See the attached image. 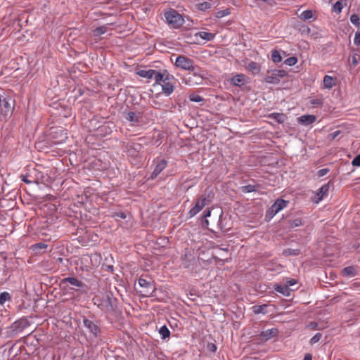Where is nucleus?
Masks as SVG:
<instances>
[{
    "mask_svg": "<svg viewBox=\"0 0 360 360\" xmlns=\"http://www.w3.org/2000/svg\"><path fill=\"white\" fill-rule=\"evenodd\" d=\"M82 323L89 334V341L92 342L101 338L102 331L97 321L84 316Z\"/></svg>",
    "mask_w": 360,
    "mask_h": 360,
    "instance_id": "1",
    "label": "nucleus"
},
{
    "mask_svg": "<svg viewBox=\"0 0 360 360\" xmlns=\"http://www.w3.org/2000/svg\"><path fill=\"white\" fill-rule=\"evenodd\" d=\"M167 22L174 29L179 28L184 23L183 16L174 9H169L165 13Z\"/></svg>",
    "mask_w": 360,
    "mask_h": 360,
    "instance_id": "2",
    "label": "nucleus"
},
{
    "mask_svg": "<svg viewBox=\"0 0 360 360\" xmlns=\"http://www.w3.org/2000/svg\"><path fill=\"white\" fill-rule=\"evenodd\" d=\"M288 201L283 199H277L266 211V217L271 219L277 213L287 207Z\"/></svg>",
    "mask_w": 360,
    "mask_h": 360,
    "instance_id": "3",
    "label": "nucleus"
},
{
    "mask_svg": "<svg viewBox=\"0 0 360 360\" xmlns=\"http://www.w3.org/2000/svg\"><path fill=\"white\" fill-rule=\"evenodd\" d=\"M175 66L178 68H180L184 70H188L191 71L193 70L194 67L195 66L194 65V62L192 59L184 56L180 55L176 58L175 60Z\"/></svg>",
    "mask_w": 360,
    "mask_h": 360,
    "instance_id": "4",
    "label": "nucleus"
},
{
    "mask_svg": "<svg viewBox=\"0 0 360 360\" xmlns=\"http://www.w3.org/2000/svg\"><path fill=\"white\" fill-rule=\"evenodd\" d=\"M286 75L287 72L283 70H273L269 72V75L265 77L264 81L266 83L276 84L280 82L281 79Z\"/></svg>",
    "mask_w": 360,
    "mask_h": 360,
    "instance_id": "5",
    "label": "nucleus"
},
{
    "mask_svg": "<svg viewBox=\"0 0 360 360\" xmlns=\"http://www.w3.org/2000/svg\"><path fill=\"white\" fill-rule=\"evenodd\" d=\"M207 204V199L205 196H202L198 199L195 203V205L190 210L189 215L191 217L195 216L199 213L205 206Z\"/></svg>",
    "mask_w": 360,
    "mask_h": 360,
    "instance_id": "6",
    "label": "nucleus"
},
{
    "mask_svg": "<svg viewBox=\"0 0 360 360\" xmlns=\"http://www.w3.org/2000/svg\"><path fill=\"white\" fill-rule=\"evenodd\" d=\"M174 77L173 76H170L167 73L166 75L165 79L162 82V92L167 96H169L174 91V84L171 82V80H174Z\"/></svg>",
    "mask_w": 360,
    "mask_h": 360,
    "instance_id": "7",
    "label": "nucleus"
},
{
    "mask_svg": "<svg viewBox=\"0 0 360 360\" xmlns=\"http://www.w3.org/2000/svg\"><path fill=\"white\" fill-rule=\"evenodd\" d=\"M191 72H193V77L198 82V85L202 84L203 80L207 78L206 71L198 66H195Z\"/></svg>",
    "mask_w": 360,
    "mask_h": 360,
    "instance_id": "8",
    "label": "nucleus"
},
{
    "mask_svg": "<svg viewBox=\"0 0 360 360\" xmlns=\"http://www.w3.org/2000/svg\"><path fill=\"white\" fill-rule=\"evenodd\" d=\"M155 163L156 165L151 174V179L156 178L167 165V162L165 160L158 158L155 160Z\"/></svg>",
    "mask_w": 360,
    "mask_h": 360,
    "instance_id": "9",
    "label": "nucleus"
},
{
    "mask_svg": "<svg viewBox=\"0 0 360 360\" xmlns=\"http://www.w3.org/2000/svg\"><path fill=\"white\" fill-rule=\"evenodd\" d=\"M141 147L139 143H129L125 146V150L129 156L136 157L139 155Z\"/></svg>",
    "mask_w": 360,
    "mask_h": 360,
    "instance_id": "10",
    "label": "nucleus"
},
{
    "mask_svg": "<svg viewBox=\"0 0 360 360\" xmlns=\"http://www.w3.org/2000/svg\"><path fill=\"white\" fill-rule=\"evenodd\" d=\"M230 82L236 86H241L247 83V77L243 74H238L230 79Z\"/></svg>",
    "mask_w": 360,
    "mask_h": 360,
    "instance_id": "11",
    "label": "nucleus"
},
{
    "mask_svg": "<svg viewBox=\"0 0 360 360\" xmlns=\"http://www.w3.org/2000/svg\"><path fill=\"white\" fill-rule=\"evenodd\" d=\"M316 120V117L314 115H304L297 117V122L299 124L308 126L313 124Z\"/></svg>",
    "mask_w": 360,
    "mask_h": 360,
    "instance_id": "12",
    "label": "nucleus"
},
{
    "mask_svg": "<svg viewBox=\"0 0 360 360\" xmlns=\"http://www.w3.org/2000/svg\"><path fill=\"white\" fill-rule=\"evenodd\" d=\"M330 189V183L326 184L323 185L316 193V197L317 198L316 202H319L323 198L328 195Z\"/></svg>",
    "mask_w": 360,
    "mask_h": 360,
    "instance_id": "13",
    "label": "nucleus"
},
{
    "mask_svg": "<svg viewBox=\"0 0 360 360\" xmlns=\"http://www.w3.org/2000/svg\"><path fill=\"white\" fill-rule=\"evenodd\" d=\"M141 118V112H128L125 115V119L131 122L133 125L137 124L140 122V120Z\"/></svg>",
    "mask_w": 360,
    "mask_h": 360,
    "instance_id": "14",
    "label": "nucleus"
},
{
    "mask_svg": "<svg viewBox=\"0 0 360 360\" xmlns=\"http://www.w3.org/2000/svg\"><path fill=\"white\" fill-rule=\"evenodd\" d=\"M278 330L276 328H271L264 330L261 333L260 336L263 340H268L276 335Z\"/></svg>",
    "mask_w": 360,
    "mask_h": 360,
    "instance_id": "15",
    "label": "nucleus"
},
{
    "mask_svg": "<svg viewBox=\"0 0 360 360\" xmlns=\"http://www.w3.org/2000/svg\"><path fill=\"white\" fill-rule=\"evenodd\" d=\"M27 326V321L25 319H19L13 323V328L15 331H22Z\"/></svg>",
    "mask_w": 360,
    "mask_h": 360,
    "instance_id": "16",
    "label": "nucleus"
},
{
    "mask_svg": "<svg viewBox=\"0 0 360 360\" xmlns=\"http://www.w3.org/2000/svg\"><path fill=\"white\" fill-rule=\"evenodd\" d=\"M62 283L64 284L70 283V285L78 288H82L84 286V283L75 277L65 278L62 280Z\"/></svg>",
    "mask_w": 360,
    "mask_h": 360,
    "instance_id": "17",
    "label": "nucleus"
},
{
    "mask_svg": "<svg viewBox=\"0 0 360 360\" xmlns=\"http://www.w3.org/2000/svg\"><path fill=\"white\" fill-rule=\"evenodd\" d=\"M323 84L325 89H330L335 86V78L329 75H325L323 79Z\"/></svg>",
    "mask_w": 360,
    "mask_h": 360,
    "instance_id": "18",
    "label": "nucleus"
},
{
    "mask_svg": "<svg viewBox=\"0 0 360 360\" xmlns=\"http://www.w3.org/2000/svg\"><path fill=\"white\" fill-rule=\"evenodd\" d=\"M137 75L143 78H146L148 79H153V74H154V70L152 69H143V70H139L137 71Z\"/></svg>",
    "mask_w": 360,
    "mask_h": 360,
    "instance_id": "19",
    "label": "nucleus"
},
{
    "mask_svg": "<svg viewBox=\"0 0 360 360\" xmlns=\"http://www.w3.org/2000/svg\"><path fill=\"white\" fill-rule=\"evenodd\" d=\"M195 37H199L202 39L205 40L207 41H212V40H213L214 39L215 34H213V33H211V32H197L195 34Z\"/></svg>",
    "mask_w": 360,
    "mask_h": 360,
    "instance_id": "20",
    "label": "nucleus"
},
{
    "mask_svg": "<svg viewBox=\"0 0 360 360\" xmlns=\"http://www.w3.org/2000/svg\"><path fill=\"white\" fill-rule=\"evenodd\" d=\"M275 290L285 295V296H290V289L289 288L288 285H276V287L275 288Z\"/></svg>",
    "mask_w": 360,
    "mask_h": 360,
    "instance_id": "21",
    "label": "nucleus"
},
{
    "mask_svg": "<svg viewBox=\"0 0 360 360\" xmlns=\"http://www.w3.org/2000/svg\"><path fill=\"white\" fill-rule=\"evenodd\" d=\"M342 274L345 276L354 277L356 274V270L352 266H347L342 269Z\"/></svg>",
    "mask_w": 360,
    "mask_h": 360,
    "instance_id": "22",
    "label": "nucleus"
},
{
    "mask_svg": "<svg viewBox=\"0 0 360 360\" xmlns=\"http://www.w3.org/2000/svg\"><path fill=\"white\" fill-rule=\"evenodd\" d=\"M268 117L275 120L278 123H283L285 119V115L278 112L271 113L268 115Z\"/></svg>",
    "mask_w": 360,
    "mask_h": 360,
    "instance_id": "23",
    "label": "nucleus"
},
{
    "mask_svg": "<svg viewBox=\"0 0 360 360\" xmlns=\"http://www.w3.org/2000/svg\"><path fill=\"white\" fill-rule=\"evenodd\" d=\"M153 75L152 79H154L156 84H160L161 82H162L166 77L165 73L156 71L155 70H154V74Z\"/></svg>",
    "mask_w": 360,
    "mask_h": 360,
    "instance_id": "24",
    "label": "nucleus"
},
{
    "mask_svg": "<svg viewBox=\"0 0 360 360\" xmlns=\"http://www.w3.org/2000/svg\"><path fill=\"white\" fill-rule=\"evenodd\" d=\"M212 6V4L211 1H204L202 3H200L197 5V8L198 10L201 11H206L209 9H210Z\"/></svg>",
    "mask_w": 360,
    "mask_h": 360,
    "instance_id": "25",
    "label": "nucleus"
},
{
    "mask_svg": "<svg viewBox=\"0 0 360 360\" xmlns=\"http://www.w3.org/2000/svg\"><path fill=\"white\" fill-rule=\"evenodd\" d=\"M108 31V26L103 25L98 27H96L93 30V35L94 37H100L101 35L105 34Z\"/></svg>",
    "mask_w": 360,
    "mask_h": 360,
    "instance_id": "26",
    "label": "nucleus"
},
{
    "mask_svg": "<svg viewBox=\"0 0 360 360\" xmlns=\"http://www.w3.org/2000/svg\"><path fill=\"white\" fill-rule=\"evenodd\" d=\"M159 333L162 340L169 338L170 336V331L165 325L160 327V328L159 329Z\"/></svg>",
    "mask_w": 360,
    "mask_h": 360,
    "instance_id": "27",
    "label": "nucleus"
},
{
    "mask_svg": "<svg viewBox=\"0 0 360 360\" xmlns=\"http://www.w3.org/2000/svg\"><path fill=\"white\" fill-rule=\"evenodd\" d=\"M271 59L274 63H278L282 61L283 58L280 52L274 49L271 51Z\"/></svg>",
    "mask_w": 360,
    "mask_h": 360,
    "instance_id": "28",
    "label": "nucleus"
},
{
    "mask_svg": "<svg viewBox=\"0 0 360 360\" xmlns=\"http://www.w3.org/2000/svg\"><path fill=\"white\" fill-rule=\"evenodd\" d=\"M183 82L188 86H195L198 85V82H195V79H194L193 77L188 75H186L185 77L183 78Z\"/></svg>",
    "mask_w": 360,
    "mask_h": 360,
    "instance_id": "29",
    "label": "nucleus"
},
{
    "mask_svg": "<svg viewBox=\"0 0 360 360\" xmlns=\"http://www.w3.org/2000/svg\"><path fill=\"white\" fill-rule=\"evenodd\" d=\"M266 305H255L252 307V311L255 314H265Z\"/></svg>",
    "mask_w": 360,
    "mask_h": 360,
    "instance_id": "30",
    "label": "nucleus"
},
{
    "mask_svg": "<svg viewBox=\"0 0 360 360\" xmlns=\"http://www.w3.org/2000/svg\"><path fill=\"white\" fill-rule=\"evenodd\" d=\"M299 17L303 20H309V19H311L313 17H314V14H313V12L311 10H306L304 11H303L300 15Z\"/></svg>",
    "mask_w": 360,
    "mask_h": 360,
    "instance_id": "31",
    "label": "nucleus"
},
{
    "mask_svg": "<svg viewBox=\"0 0 360 360\" xmlns=\"http://www.w3.org/2000/svg\"><path fill=\"white\" fill-rule=\"evenodd\" d=\"M247 68L253 73H258L260 70L259 65L253 61L248 63Z\"/></svg>",
    "mask_w": 360,
    "mask_h": 360,
    "instance_id": "32",
    "label": "nucleus"
},
{
    "mask_svg": "<svg viewBox=\"0 0 360 360\" xmlns=\"http://www.w3.org/2000/svg\"><path fill=\"white\" fill-rule=\"evenodd\" d=\"M283 254L285 256H295L300 254V250L288 248L284 250Z\"/></svg>",
    "mask_w": 360,
    "mask_h": 360,
    "instance_id": "33",
    "label": "nucleus"
},
{
    "mask_svg": "<svg viewBox=\"0 0 360 360\" xmlns=\"http://www.w3.org/2000/svg\"><path fill=\"white\" fill-rule=\"evenodd\" d=\"M11 297L8 292H2L0 294V304H4L6 301L11 300Z\"/></svg>",
    "mask_w": 360,
    "mask_h": 360,
    "instance_id": "34",
    "label": "nucleus"
},
{
    "mask_svg": "<svg viewBox=\"0 0 360 360\" xmlns=\"http://www.w3.org/2000/svg\"><path fill=\"white\" fill-rule=\"evenodd\" d=\"M343 8V4L342 1H336L333 6V11L335 12L336 13H340Z\"/></svg>",
    "mask_w": 360,
    "mask_h": 360,
    "instance_id": "35",
    "label": "nucleus"
},
{
    "mask_svg": "<svg viewBox=\"0 0 360 360\" xmlns=\"http://www.w3.org/2000/svg\"><path fill=\"white\" fill-rule=\"evenodd\" d=\"M231 13V11L229 8H226L224 10H220L216 13L215 16L217 18H221L223 17L227 16Z\"/></svg>",
    "mask_w": 360,
    "mask_h": 360,
    "instance_id": "36",
    "label": "nucleus"
},
{
    "mask_svg": "<svg viewBox=\"0 0 360 360\" xmlns=\"http://www.w3.org/2000/svg\"><path fill=\"white\" fill-rule=\"evenodd\" d=\"M350 21L354 26L357 27H360V18L358 15L352 14L350 16Z\"/></svg>",
    "mask_w": 360,
    "mask_h": 360,
    "instance_id": "37",
    "label": "nucleus"
},
{
    "mask_svg": "<svg viewBox=\"0 0 360 360\" xmlns=\"http://www.w3.org/2000/svg\"><path fill=\"white\" fill-rule=\"evenodd\" d=\"M323 103V99L322 97H317L315 98H312L310 101V103L313 107H317L321 105Z\"/></svg>",
    "mask_w": 360,
    "mask_h": 360,
    "instance_id": "38",
    "label": "nucleus"
},
{
    "mask_svg": "<svg viewBox=\"0 0 360 360\" xmlns=\"http://www.w3.org/2000/svg\"><path fill=\"white\" fill-rule=\"evenodd\" d=\"M297 61H298V60L296 57L292 56V57L286 58L284 60V63L288 66H293L297 63Z\"/></svg>",
    "mask_w": 360,
    "mask_h": 360,
    "instance_id": "39",
    "label": "nucleus"
},
{
    "mask_svg": "<svg viewBox=\"0 0 360 360\" xmlns=\"http://www.w3.org/2000/svg\"><path fill=\"white\" fill-rule=\"evenodd\" d=\"M290 228H295L300 226L302 224V220L300 219H295L293 220H290L288 221Z\"/></svg>",
    "mask_w": 360,
    "mask_h": 360,
    "instance_id": "40",
    "label": "nucleus"
},
{
    "mask_svg": "<svg viewBox=\"0 0 360 360\" xmlns=\"http://www.w3.org/2000/svg\"><path fill=\"white\" fill-rule=\"evenodd\" d=\"M138 283L139 285L142 288H148L151 287V283L142 278L139 279Z\"/></svg>",
    "mask_w": 360,
    "mask_h": 360,
    "instance_id": "41",
    "label": "nucleus"
},
{
    "mask_svg": "<svg viewBox=\"0 0 360 360\" xmlns=\"http://www.w3.org/2000/svg\"><path fill=\"white\" fill-rule=\"evenodd\" d=\"M189 99L191 101L195 103H200L203 101V98L200 95L194 94L189 96Z\"/></svg>",
    "mask_w": 360,
    "mask_h": 360,
    "instance_id": "42",
    "label": "nucleus"
},
{
    "mask_svg": "<svg viewBox=\"0 0 360 360\" xmlns=\"http://www.w3.org/2000/svg\"><path fill=\"white\" fill-rule=\"evenodd\" d=\"M351 62L354 66H356L360 63V55L358 53H354L351 56Z\"/></svg>",
    "mask_w": 360,
    "mask_h": 360,
    "instance_id": "43",
    "label": "nucleus"
},
{
    "mask_svg": "<svg viewBox=\"0 0 360 360\" xmlns=\"http://www.w3.org/2000/svg\"><path fill=\"white\" fill-rule=\"evenodd\" d=\"M256 186L254 185H247L242 187V191L244 193H252L256 191Z\"/></svg>",
    "mask_w": 360,
    "mask_h": 360,
    "instance_id": "44",
    "label": "nucleus"
},
{
    "mask_svg": "<svg viewBox=\"0 0 360 360\" xmlns=\"http://www.w3.org/2000/svg\"><path fill=\"white\" fill-rule=\"evenodd\" d=\"M322 338V334L320 333H316L311 339H310V344L314 345L318 342L321 338Z\"/></svg>",
    "mask_w": 360,
    "mask_h": 360,
    "instance_id": "45",
    "label": "nucleus"
},
{
    "mask_svg": "<svg viewBox=\"0 0 360 360\" xmlns=\"http://www.w3.org/2000/svg\"><path fill=\"white\" fill-rule=\"evenodd\" d=\"M48 247V245L44 243H38L32 245V248L34 250L37 249H45Z\"/></svg>",
    "mask_w": 360,
    "mask_h": 360,
    "instance_id": "46",
    "label": "nucleus"
},
{
    "mask_svg": "<svg viewBox=\"0 0 360 360\" xmlns=\"http://www.w3.org/2000/svg\"><path fill=\"white\" fill-rule=\"evenodd\" d=\"M214 259L216 262V264H219V265H223L224 263L229 262L228 259H219L217 257H214Z\"/></svg>",
    "mask_w": 360,
    "mask_h": 360,
    "instance_id": "47",
    "label": "nucleus"
},
{
    "mask_svg": "<svg viewBox=\"0 0 360 360\" xmlns=\"http://www.w3.org/2000/svg\"><path fill=\"white\" fill-rule=\"evenodd\" d=\"M353 166L360 167V154L357 155L352 162Z\"/></svg>",
    "mask_w": 360,
    "mask_h": 360,
    "instance_id": "48",
    "label": "nucleus"
},
{
    "mask_svg": "<svg viewBox=\"0 0 360 360\" xmlns=\"http://www.w3.org/2000/svg\"><path fill=\"white\" fill-rule=\"evenodd\" d=\"M329 172V169L328 168H323L318 171V176L319 177H322L325 175H326Z\"/></svg>",
    "mask_w": 360,
    "mask_h": 360,
    "instance_id": "49",
    "label": "nucleus"
},
{
    "mask_svg": "<svg viewBox=\"0 0 360 360\" xmlns=\"http://www.w3.org/2000/svg\"><path fill=\"white\" fill-rule=\"evenodd\" d=\"M354 43L356 46L360 45V32H356L355 33L354 39Z\"/></svg>",
    "mask_w": 360,
    "mask_h": 360,
    "instance_id": "50",
    "label": "nucleus"
},
{
    "mask_svg": "<svg viewBox=\"0 0 360 360\" xmlns=\"http://www.w3.org/2000/svg\"><path fill=\"white\" fill-rule=\"evenodd\" d=\"M340 134V130H336V131L330 133L329 134V136H328L329 139L330 140H334L335 138H337L339 136Z\"/></svg>",
    "mask_w": 360,
    "mask_h": 360,
    "instance_id": "51",
    "label": "nucleus"
},
{
    "mask_svg": "<svg viewBox=\"0 0 360 360\" xmlns=\"http://www.w3.org/2000/svg\"><path fill=\"white\" fill-rule=\"evenodd\" d=\"M112 217L124 219L126 218V214L122 212H119L114 213Z\"/></svg>",
    "mask_w": 360,
    "mask_h": 360,
    "instance_id": "52",
    "label": "nucleus"
},
{
    "mask_svg": "<svg viewBox=\"0 0 360 360\" xmlns=\"http://www.w3.org/2000/svg\"><path fill=\"white\" fill-rule=\"evenodd\" d=\"M317 323L316 322H311L308 324V327L310 328H312V329H315L317 328Z\"/></svg>",
    "mask_w": 360,
    "mask_h": 360,
    "instance_id": "53",
    "label": "nucleus"
},
{
    "mask_svg": "<svg viewBox=\"0 0 360 360\" xmlns=\"http://www.w3.org/2000/svg\"><path fill=\"white\" fill-rule=\"evenodd\" d=\"M211 216V210H206L203 212V217L207 218Z\"/></svg>",
    "mask_w": 360,
    "mask_h": 360,
    "instance_id": "54",
    "label": "nucleus"
},
{
    "mask_svg": "<svg viewBox=\"0 0 360 360\" xmlns=\"http://www.w3.org/2000/svg\"><path fill=\"white\" fill-rule=\"evenodd\" d=\"M311 32V30L309 27L307 26H303L302 27V32H307V33H310Z\"/></svg>",
    "mask_w": 360,
    "mask_h": 360,
    "instance_id": "55",
    "label": "nucleus"
},
{
    "mask_svg": "<svg viewBox=\"0 0 360 360\" xmlns=\"http://www.w3.org/2000/svg\"><path fill=\"white\" fill-rule=\"evenodd\" d=\"M22 181H24L25 183L28 184H31L32 182V181L27 179V176H22Z\"/></svg>",
    "mask_w": 360,
    "mask_h": 360,
    "instance_id": "56",
    "label": "nucleus"
},
{
    "mask_svg": "<svg viewBox=\"0 0 360 360\" xmlns=\"http://www.w3.org/2000/svg\"><path fill=\"white\" fill-rule=\"evenodd\" d=\"M303 360H312V356L310 354H306Z\"/></svg>",
    "mask_w": 360,
    "mask_h": 360,
    "instance_id": "57",
    "label": "nucleus"
},
{
    "mask_svg": "<svg viewBox=\"0 0 360 360\" xmlns=\"http://www.w3.org/2000/svg\"><path fill=\"white\" fill-rule=\"evenodd\" d=\"M295 283H296L295 280L292 279V280H290V281L288 282V285H288V286H289V285H290V286H291V285H295Z\"/></svg>",
    "mask_w": 360,
    "mask_h": 360,
    "instance_id": "58",
    "label": "nucleus"
},
{
    "mask_svg": "<svg viewBox=\"0 0 360 360\" xmlns=\"http://www.w3.org/2000/svg\"><path fill=\"white\" fill-rule=\"evenodd\" d=\"M205 223L206 226H208V224H209V221H208L207 219H205Z\"/></svg>",
    "mask_w": 360,
    "mask_h": 360,
    "instance_id": "59",
    "label": "nucleus"
},
{
    "mask_svg": "<svg viewBox=\"0 0 360 360\" xmlns=\"http://www.w3.org/2000/svg\"><path fill=\"white\" fill-rule=\"evenodd\" d=\"M4 103H5V104H4L5 105H8V101H6L5 100H4Z\"/></svg>",
    "mask_w": 360,
    "mask_h": 360,
    "instance_id": "60",
    "label": "nucleus"
},
{
    "mask_svg": "<svg viewBox=\"0 0 360 360\" xmlns=\"http://www.w3.org/2000/svg\"><path fill=\"white\" fill-rule=\"evenodd\" d=\"M222 214H223V212H222V211H221V213H220V215H219V219H221Z\"/></svg>",
    "mask_w": 360,
    "mask_h": 360,
    "instance_id": "61",
    "label": "nucleus"
},
{
    "mask_svg": "<svg viewBox=\"0 0 360 360\" xmlns=\"http://www.w3.org/2000/svg\"><path fill=\"white\" fill-rule=\"evenodd\" d=\"M108 269H110V270H112L113 269V267L112 266H108Z\"/></svg>",
    "mask_w": 360,
    "mask_h": 360,
    "instance_id": "62",
    "label": "nucleus"
},
{
    "mask_svg": "<svg viewBox=\"0 0 360 360\" xmlns=\"http://www.w3.org/2000/svg\"><path fill=\"white\" fill-rule=\"evenodd\" d=\"M212 347H212V349H214V350H215V349H216V347H215V345H213V346H212Z\"/></svg>",
    "mask_w": 360,
    "mask_h": 360,
    "instance_id": "63",
    "label": "nucleus"
},
{
    "mask_svg": "<svg viewBox=\"0 0 360 360\" xmlns=\"http://www.w3.org/2000/svg\"><path fill=\"white\" fill-rule=\"evenodd\" d=\"M212 347H212V349H214V350H215V349H216V347H215V345H213V346H212Z\"/></svg>",
    "mask_w": 360,
    "mask_h": 360,
    "instance_id": "64",
    "label": "nucleus"
}]
</instances>
